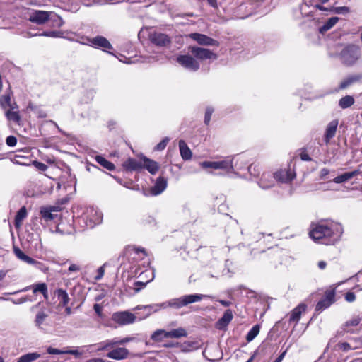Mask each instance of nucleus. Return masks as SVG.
Segmentation results:
<instances>
[{"instance_id":"1","label":"nucleus","mask_w":362,"mask_h":362,"mask_svg":"<svg viewBox=\"0 0 362 362\" xmlns=\"http://www.w3.org/2000/svg\"><path fill=\"white\" fill-rule=\"evenodd\" d=\"M343 233V227L335 222L320 223L310 232V237L315 242L324 245H333L337 243Z\"/></svg>"},{"instance_id":"2","label":"nucleus","mask_w":362,"mask_h":362,"mask_svg":"<svg viewBox=\"0 0 362 362\" xmlns=\"http://www.w3.org/2000/svg\"><path fill=\"white\" fill-rule=\"evenodd\" d=\"M205 298H210V296L199 293L185 295L180 298H172L168 301L163 302L161 306H163V309L168 308L180 309L189 304L200 301Z\"/></svg>"},{"instance_id":"3","label":"nucleus","mask_w":362,"mask_h":362,"mask_svg":"<svg viewBox=\"0 0 362 362\" xmlns=\"http://www.w3.org/2000/svg\"><path fill=\"white\" fill-rule=\"evenodd\" d=\"M360 57L361 49L354 44L346 45L339 54L340 60L346 66L354 65Z\"/></svg>"},{"instance_id":"4","label":"nucleus","mask_w":362,"mask_h":362,"mask_svg":"<svg viewBox=\"0 0 362 362\" xmlns=\"http://www.w3.org/2000/svg\"><path fill=\"white\" fill-rule=\"evenodd\" d=\"M235 158L228 157L224 160L218 161H204L201 163V165L204 168H213V169H221L225 170L228 173L233 172L234 169L233 160Z\"/></svg>"},{"instance_id":"5","label":"nucleus","mask_w":362,"mask_h":362,"mask_svg":"<svg viewBox=\"0 0 362 362\" xmlns=\"http://www.w3.org/2000/svg\"><path fill=\"white\" fill-rule=\"evenodd\" d=\"M189 50L195 58L199 60H216L218 58L217 54L209 49L190 46Z\"/></svg>"},{"instance_id":"6","label":"nucleus","mask_w":362,"mask_h":362,"mask_svg":"<svg viewBox=\"0 0 362 362\" xmlns=\"http://www.w3.org/2000/svg\"><path fill=\"white\" fill-rule=\"evenodd\" d=\"M82 218L85 221L86 227L92 228L102 221V214L93 208H90Z\"/></svg>"},{"instance_id":"7","label":"nucleus","mask_w":362,"mask_h":362,"mask_svg":"<svg viewBox=\"0 0 362 362\" xmlns=\"http://www.w3.org/2000/svg\"><path fill=\"white\" fill-rule=\"evenodd\" d=\"M177 62L190 71H197L200 67L199 63L192 56L188 54L178 56Z\"/></svg>"},{"instance_id":"8","label":"nucleus","mask_w":362,"mask_h":362,"mask_svg":"<svg viewBox=\"0 0 362 362\" xmlns=\"http://www.w3.org/2000/svg\"><path fill=\"white\" fill-rule=\"evenodd\" d=\"M335 291L334 289L327 290L325 291L324 296L317 303L315 310L317 312H322L325 309L329 308L335 301Z\"/></svg>"},{"instance_id":"9","label":"nucleus","mask_w":362,"mask_h":362,"mask_svg":"<svg viewBox=\"0 0 362 362\" xmlns=\"http://www.w3.org/2000/svg\"><path fill=\"white\" fill-rule=\"evenodd\" d=\"M134 340V337H127L119 339L118 338H114L111 340H106L103 342H100L98 344V350L102 351L105 349H108L110 348H112L117 345H123L127 343L131 342Z\"/></svg>"},{"instance_id":"10","label":"nucleus","mask_w":362,"mask_h":362,"mask_svg":"<svg viewBox=\"0 0 362 362\" xmlns=\"http://www.w3.org/2000/svg\"><path fill=\"white\" fill-rule=\"evenodd\" d=\"M362 321V315H354L341 326V331L337 332L338 336H342L345 332L354 333V327H357Z\"/></svg>"},{"instance_id":"11","label":"nucleus","mask_w":362,"mask_h":362,"mask_svg":"<svg viewBox=\"0 0 362 362\" xmlns=\"http://www.w3.org/2000/svg\"><path fill=\"white\" fill-rule=\"evenodd\" d=\"M150 41L158 47H168L171 43L170 37L162 33L153 32L149 35Z\"/></svg>"},{"instance_id":"12","label":"nucleus","mask_w":362,"mask_h":362,"mask_svg":"<svg viewBox=\"0 0 362 362\" xmlns=\"http://www.w3.org/2000/svg\"><path fill=\"white\" fill-rule=\"evenodd\" d=\"M189 37L200 45L216 47L219 45V42L217 40L204 34L193 33L189 34Z\"/></svg>"},{"instance_id":"13","label":"nucleus","mask_w":362,"mask_h":362,"mask_svg":"<svg viewBox=\"0 0 362 362\" xmlns=\"http://www.w3.org/2000/svg\"><path fill=\"white\" fill-rule=\"evenodd\" d=\"M112 319L119 325H129L135 322L136 316L130 312L124 311L114 313Z\"/></svg>"},{"instance_id":"14","label":"nucleus","mask_w":362,"mask_h":362,"mask_svg":"<svg viewBox=\"0 0 362 362\" xmlns=\"http://www.w3.org/2000/svg\"><path fill=\"white\" fill-rule=\"evenodd\" d=\"M50 13L45 11L33 10L30 13L28 20L34 23L42 25L49 18Z\"/></svg>"},{"instance_id":"15","label":"nucleus","mask_w":362,"mask_h":362,"mask_svg":"<svg viewBox=\"0 0 362 362\" xmlns=\"http://www.w3.org/2000/svg\"><path fill=\"white\" fill-rule=\"evenodd\" d=\"M87 40L95 48H101L104 50L112 49V46L110 42L103 36L87 38Z\"/></svg>"},{"instance_id":"16","label":"nucleus","mask_w":362,"mask_h":362,"mask_svg":"<svg viewBox=\"0 0 362 362\" xmlns=\"http://www.w3.org/2000/svg\"><path fill=\"white\" fill-rule=\"evenodd\" d=\"M338 124V120L334 119L327 125L324 134V141L326 144H328L330 142V140L335 136Z\"/></svg>"},{"instance_id":"17","label":"nucleus","mask_w":362,"mask_h":362,"mask_svg":"<svg viewBox=\"0 0 362 362\" xmlns=\"http://www.w3.org/2000/svg\"><path fill=\"white\" fill-rule=\"evenodd\" d=\"M129 351L126 348L119 347L109 351L107 356L115 360H123L128 357Z\"/></svg>"},{"instance_id":"18","label":"nucleus","mask_w":362,"mask_h":362,"mask_svg":"<svg viewBox=\"0 0 362 362\" xmlns=\"http://www.w3.org/2000/svg\"><path fill=\"white\" fill-rule=\"evenodd\" d=\"M276 180L274 173H264L258 184L261 188L266 189L274 186Z\"/></svg>"},{"instance_id":"19","label":"nucleus","mask_w":362,"mask_h":362,"mask_svg":"<svg viewBox=\"0 0 362 362\" xmlns=\"http://www.w3.org/2000/svg\"><path fill=\"white\" fill-rule=\"evenodd\" d=\"M307 305L304 303L299 304L291 312L289 317V322L296 325L301 317V314L305 311Z\"/></svg>"},{"instance_id":"20","label":"nucleus","mask_w":362,"mask_h":362,"mask_svg":"<svg viewBox=\"0 0 362 362\" xmlns=\"http://www.w3.org/2000/svg\"><path fill=\"white\" fill-rule=\"evenodd\" d=\"M57 209L55 207H42L40 211V214L41 218L45 222H49L55 220L57 218V214L52 213L53 211H56Z\"/></svg>"},{"instance_id":"21","label":"nucleus","mask_w":362,"mask_h":362,"mask_svg":"<svg viewBox=\"0 0 362 362\" xmlns=\"http://www.w3.org/2000/svg\"><path fill=\"white\" fill-rule=\"evenodd\" d=\"M233 315L231 310L225 311L223 316L217 321L216 327L218 329H224L233 320Z\"/></svg>"},{"instance_id":"22","label":"nucleus","mask_w":362,"mask_h":362,"mask_svg":"<svg viewBox=\"0 0 362 362\" xmlns=\"http://www.w3.org/2000/svg\"><path fill=\"white\" fill-rule=\"evenodd\" d=\"M274 177L276 178V181L281 182H288L294 179L295 175L290 170H280L274 173Z\"/></svg>"},{"instance_id":"23","label":"nucleus","mask_w":362,"mask_h":362,"mask_svg":"<svg viewBox=\"0 0 362 362\" xmlns=\"http://www.w3.org/2000/svg\"><path fill=\"white\" fill-rule=\"evenodd\" d=\"M167 180L163 177H158L156 179L154 186L151 189L153 195H158L161 194L167 187Z\"/></svg>"},{"instance_id":"24","label":"nucleus","mask_w":362,"mask_h":362,"mask_svg":"<svg viewBox=\"0 0 362 362\" xmlns=\"http://www.w3.org/2000/svg\"><path fill=\"white\" fill-rule=\"evenodd\" d=\"M122 166L126 170L129 171H139L143 169L142 163L132 158L124 161Z\"/></svg>"},{"instance_id":"25","label":"nucleus","mask_w":362,"mask_h":362,"mask_svg":"<svg viewBox=\"0 0 362 362\" xmlns=\"http://www.w3.org/2000/svg\"><path fill=\"white\" fill-rule=\"evenodd\" d=\"M144 163L143 168L146 169L151 175H155L159 170V164L145 156L142 158Z\"/></svg>"},{"instance_id":"26","label":"nucleus","mask_w":362,"mask_h":362,"mask_svg":"<svg viewBox=\"0 0 362 362\" xmlns=\"http://www.w3.org/2000/svg\"><path fill=\"white\" fill-rule=\"evenodd\" d=\"M362 79V74H354L347 76L339 84V89H346L351 85L360 81Z\"/></svg>"},{"instance_id":"27","label":"nucleus","mask_w":362,"mask_h":362,"mask_svg":"<svg viewBox=\"0 0 362 362\" xmlns=\"http://www.w3.org/2000/svg\"><path fill=\"white\" fill-rule=\"evenodd\" d=\"M179 148L182 159L185 160L191 159L192 153L185 141L180 140L179 141Z\"/></svg>"},{"instance_id":"28","label":"nucleus","mask_w":362,"mask_h":362,"mask_svg":"<svg viewBox=\"0 0 362 362\" xmlns=\"http://www.w3.org/2000/svg\"><path fill=\"white\" fill-rule=\"evenodd\" d=\"M161 303H156V304H151V305H139L136 308L138 310L140 309H144L146 310L147 313L146 315V317H148L151 314L153 313L158 312L159 310L163 309Z\"/></svg>"},{"instance_id":"29","label":"nucleus","mask_w":362,"mask_h":362,"mask_svg":"<svg viewBox=\"0 0 362 362\" xmlns=\"http://www.w3.org/2000/svg\"><path fill=\"white\" fill-rule=\"evenodd\" d=\"M359 173L358 170H354L351 172H346L343 173L341 175H339L333 179V182L335 183H343L346 182L348 180H351L352 177L356 176Z\"/></svg>"},{"instance_id":"30","label":"nucleus","mask_w":362,"mask_h":362,"mask_svg":"<svg viewBox=\"0 0 362 362\" xmlns=\"http://www.w3.org/2000/svg\"><path fill=\"white\" fill-rule=\"evenodd\" d=\"M49 310L45 308H42L36 315L35 324V326L40 328L46 318L48 317Z\"/></svg>"},{"instance_id":"31","label":"nucleus","mask_w":362,"mask_h":362,"mask_svg":"<svg viewBox=\"0 0 362 362\" xmlns=\"http://www.w3.org/2000/svg\"><path fill=\"white\" fill-rule=\"evenodd\" d=\"M14 253L16 256L20 259L21 260L30 264H39V262L35 260L30 257L25 255L23 252H22L19 248H14Z\"/></svg>"},{"instance_id":"32","label":"nucleus","mask_w":362,"mask_h":362,"mask_svg":"<svg viewBox=\"0 0 362 362\" xmlns=\"http://www.w3.org/2000/svg\"><path fill=\"white\" fill-rule=\"evenodd\" d=\"M167 338H169L168 331L161 329L156 330L151 336V339L156 342H160Z\"/></svg>"},{"instance_id":"33","label":"nucleus","mask_w":362,"mask_h":362,"mask_svg":"<svg viewBox=\"0 0 362 362\" xmlns=\"http://www.w3.org/2000/svg\"><path fill=\"white\" fill-rule=\"evenodd\" d=\"M27 216V209L25 206H22L19 211L17 212L15 220H14V225L15 227L18 228L22 225V221L26 218Z\"/></svg>"},{"instance_id":"34","label":"nucleus","mask_w":362,"mask_h":362,"mask_svg":"<svg viewBox=\"0 0 362 362\" xmlns=\"http://www.w3.org/2000/svg\"><path fill=\"white\" fill-rule=\"evenodd\" d=\"M339 21L338 17H332L325 24L319 28L320 33H325L330 30Z\"/></svg>"},{"instance_id":"35","label":"nucleus","mask_w":362,"mask_h":362,"mask_svg":"<svg viewBox=\"0 0 362 362\" xmlns=\"http://www.w3.org/2000/svg\"><path fill=\"white\" fill-rule=\"evenodd\" d=\"M187 336V332L185 330V329H184L182 327H179V328L168 331L169 338L178 339L180 337H185Z\"/></svg>"},{"instance_id":"36","label":"nucleus","mask_w":362,"mask_h":362,"mask_svg":"<svg viewBox=\"0 0 362 362\" xmlns=\"http://www.w3.org/2000/svg\"><path fill=\"white\" fill-rule=\"evenodd\" d=\"M40 357V354L37 352L28 353L18 358L17 362H33Z\"/></svg>"},{"instance_id":"37","label":"nucleus","mask_w":362,"mask_h":362,"mask_svg":"<svg viewBox=\"0 0 362 362\" xmlns=\"http://www.w3.org/2000/svg\"><path fill=\"white\" fill-rule=\"evenodd\" d=\"M57 295L58 298L60 300V305L65 307L69 302V297L67 292L63 289L57 290Z\"/></svg>"},{"instance_id":"38","label":"nucleus","mask_w":362,"mask_h":362,"mask_svg":"<svg viewBox=\"0 0 362 362\" xmlns=\"http://www.w3.org/2000/svg\"><path fill=\"white\" fill-rule=\"evenodd\" d=\"M354 103V98L351 95H346L339 101V105L342 109H346Z\"/></svg>"},{"instance_id":"39","label":"nucleus","mask_w":362,"mask_h":362,"mask_svg":"<svg viewBox=\"0 0 362 362\" xmlns=\"http://www.w3.org/2000/svg\"><path fill=\"white\" fill-rule=\"evenodd\" d=\"M95 160L101 166H103V168H106L108 170H113L115 169V165L101 156H97L95 157Z\"/></svg>"},{"instance_id":"40","label":"nucleus","mask_w":362,"mask_h":362,"mask_svg":"<svg viewBox=\"0 0 362 362\" xmlns=\"http://www.w3.org/2000/svg\"><path fill=\"white\" fill-rule=\"evenodd\" d=\"M199 346V343L197 341H185L182 344V350L184 351H191L192 350L198 349Z\"/></svg>"},{"instance_id":"41","label":"nucleus","mask_w":362,"mask_h":362,"mask_svg":"<svg viewBox=\"0 0 362 362\" xmlns=\"http://www.w3.org/2000/svg\"><path fill=\"white\" fill-rule=\"evenodd\" d=\"M0 105L4 109L8 107H10L12 110L15 109V107L11 103V95L9 93H5L0 98Z\"/></svg>"},{"instance_id":"42","label":"nucleus","mask_w":362,"mask_h":362,"mask_svg":"<svg viewBox=\"0 0 362 362\" xmlns=\"http://www.w3.org/2000/svg\"><path fill=\"white\" fill-rule=\"evenodd\" d=\"M259 330L260 327L259 325H254L248 332L246 336V340L249 342L252 341L258 335Z\"/></svg>"},{"instance_id":"43","label":"nucleus","mask_w":362,"mask_h":362,"mask_svg":"<svg viewBox=\"0 0 362 362\" xmlns=\"http://www.w3.org/2000/svg\"><path fill=\"white\" fill-rule=\"evenodd\" d=\"M6 117L10 121H13L16 123H19L21 120V117L19 115L18 112L13 111V110L11 109L6 112Z\"/></svg>"},{"instance_id":"44","label":"nucleus","mask_w":362,"mask_h":362,"mask_svg":"<svg viewBox=\"0 0 362 362\" xmlns=\"http://www.w3.org/2000/svg\"><path fill=\"white\" fill-rule=\"evenodd\" d=\"M32 36H45L49 37H63V32L62 31H45L42 33L35 34Z\"/></svg>"},{"instance_id":"45","label":"nucleus","mask_w":362,"mask_h":362,"mask_svg":"<svg viewBox=\"0 0 362 362\" xmlns=\"http://www.w3.org/2000/svg\"><path fill=\"white\" fill-rule=\"evenodd\" d=\"M40 292L45 298H47V286L45 283L37 284L33 286V293Z\"/></svg>"},{"instance_id":"46","label":"nucleus","mask_w":362,"mask_h":362,"mask_svg":"<svg viewBox=\"0 0 362 362\" xmlns=\"http://www.w3.org/2000/svg\"><path fill=\"white\" fill-rule=\"evenodd\" d=\"M29 108H30L34 114L39 118H45L47 117L46 112L40 107L29 105Z\"/></svg>"},{"instance_id":"47","label":"nucleus","mask_w":362,"mask_h":362,"mask_svg":"<svg viewBox=\"0 0 362 362\" xmlns=\"http://www.w3.org/2000/svg\"><path fill=\"white\" fill-rule=\"evenodd\" d=\"M333 12L337 14H346L350 12V8L347 6H339L333 8Z\"/></svg>"},{"instance_id":"48","label":"nucleus","mask_w":362,"mask_h":362,"mask_svg":"<svg viewBox=\"0 0 362 362\" xmlns=\"http://www.w3.org/2000/svg\"><path fill=\"white\" fill-rule=\"evenodd\" d=\"M213 112H214V109L211 107H208L206 108V112H205V116H204L205 124L208 125L209 124Z\"/></svg>"},{"instance_id":"49","label":"nucleus","mask_w":362,"mask_h":362,"mask_svg":"<svg viewBox=\"0 0 362 362\" xmlns=\"http://www.w3.org/2000/svg\"><path fill=\"white\" fill-rule=\"evenodd\" d=\"M169 141H170L169 138H168V137L164 138L160 143H158L156 146L155 149L156 151H163L166 147Z\"/></svg>"},{"instance_id":"50","label":"nucleus","mask_w":362,"mask_h":362,"mask_svg":"<svg viewBox=\"0 0 362 362\" xmlns=\"http://www.w3.org/2000/svg\"><path fill=\"white\" fill-rule=\"evenodd\" d=\"M47 352L52 355L64 354V350H60L51 346L47 348Z\"/></svg>"},{"instance_id":"51","label":"nucleus","mask_w":362,"mask_h":362,"mask_svg":"<svg viewBox=\"0 0 362 362\" xmlns=\"http://www.w3.org/2000/svg\"><path fill=\"white\" fill-rule=\"evenodd\" d=\"M6 143L8 146H15L17 144V139L14 136H8L6 139Z\"/></svg>"},{"instance_id":"52","label":"nucleus","mask_w":362,"mask_h":362,"mask_svg":"<svg viewBox=\"0 0 362 362\" xmlns=\"http://www.w3.org/2000/svg\"><path fill=\"white\" fill-rule=\"evenodd\" d=\"M33 165L40 171H45L47 169V166L41 162L34 161Z\"/></svg>"},{"instance_id":"53","label":"nucleus","mask_w":362,"mask_h":362,"mask_svg":"<svg viewBox=\"0 0 362 362\" xmlns=\"http://www.w3.org/2000/svg\"><path fill=\"white\" fill-rule=\"evenodd\" d=\"M338 347L339 349H341L343 351H349L351 349V346L349 343L347 342H341V343H339L337 344Z\"/></svg>"},{"instance_id":"54","label":"nucleus","mask_w":362,"mask_h":362,"mask_svg":"<svg viewBox=\"0 0 362 362\" xmlns=\"http://www.w3.org/2000/svg\"><path fill=\"white\" fill-rule=\"evenodd\" d=\"M146 283H144V282H141V281H136L134 283L135 291L136 292H139L142 288H144L146 286Z\"/></svg>"},{"instance_id":"55","label":"nucleus","mask_w":362,"mask_h":362,"mask_svg":"<svg viewBox=\"0 0 362 362\" xmlns=\"http://www.w3.org/2000/svg\"><path fill=\"white\" fill-rule=\"evenodd\" d=\"M345 299L347 302H354L356 299V296L353 292H348L345 295Z\"/></svg>"},{"instance_id":"56","label":"nucleus","mask_w":362,"mask_h":362,"mask_svg":"<svg viewBox=\"0 0 362 362\" xmlns=\"http://www.w3.org/2000/svg\"><path fill=\"white\" fill-rule=\"evenodd\" d=\"M104 273H105L104 266L99 267L98 269V275L95 276V279L96 280H100L103 276Z\"/></svg>"},{"instance_id":"57","label":"nucleus","mask_w":362,"mask_h":362,"mask_svg":"<svg viewBox=\"0 0 362 362\" xmlns=\"http://www.w3.org/2000/svg\"><path fill=\"white\" fill-rule=\"evenodd\" d=\"M93 309L98 316H100V317L102 316L103 308L100 304H98V303L95 304L93 306Z\"/></svg>"},{"instance_id":"58","label":"nucleus","mask_w":362,"mask_h":362,"mask_svg":"<svg viewBox=\"0 0 362 362\" xmlns=\"http://www.w3.org/2000/svg\"><path fill=\"white\" fill-rule=\"evenodd\" d=\"M329 173V170L326 168H322L320 171V177L321 179H325V177Z\"/></svg>"},{"instance_id":"59","label":"nucleus","mask_w":362,"mask_h":362,"mask_svg":"<svg viewBox=\"0 0 362 362\" xmlns=\"http://www.w3.org/2000/svg\"><path fill=\"white\" fill-rule=\"evenodd\" d=\"M66 354L74 355L76 356H79L82 354L76 349H75V350H64V354Z\"/></svg>"},{"instance_id":"60","label":"nucleus","mask_w":362,"mask_h":362,"mask_svg":"<svg viewBox=\"0 0 362 362\" xmlns=\"http://www.w3.org/2000/svg\"><path fill=\"white\" fill-rule=\"evenodd\" d=\"M80 269V267L75 264H71L68 269L69 272H78Z\"/></svg>"},{"instance_id":"61","label":"nucleus","mask_w":362,"mask_h":362,"mask_svg":"<svg viewBox=\"0 0 362 362\" xmlns=\"http://www.w3.org/2000/svg\"><path fill=\"white\" fill-rule=\"evenodd\" d=\"M300 157L301 160L304 161H310L312 160L309 155L305 152L300 153Z\"/></svg>"},{"instance_id":"62","label":"nucleus","mask_w":362,"mask_h":362,"mask_svg":"<svg viewBox=\"0 0 362 362\" xmlns=\"http://www.w3.org/2000/svg\"><path fill=\"white\" fill-rule=\"evenodd\" d=\"M218 302L222 305H223L224 307H228L231 305V302L230 301H227V300H219Z\"/></svg>"},{"instance_id":"63","label":"nucleus","mask_w":362,"mask_h":362,"mask_svg":"<svg viewBox=\"0 0 362 362\" xmlns=\"http://www.w3.org/2000/svg\"><path fill=\"white\" fill-rule=\"evenodd\" d=\"M286 354V351H284L282 354H281L274 362H281L283 360L284 356Z\"/></svg>"},{"instance_id":"64","label":"nucleus","mask_w":362,"mask_h":362,"mask_svg":"<svg viewBox=\"0 0 362 362\" xmlns=\"http://www.w3.org/2000/svg\"><path fill=\"white\" fill-rule=\"evenodd\" d=\"M86 362H104V361L102 358H91L88 360Z\"/></svg>"}]
</instances>
